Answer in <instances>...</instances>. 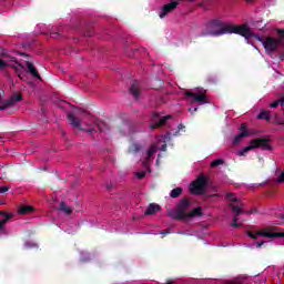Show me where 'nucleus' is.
Instances as JSON below:
<instances>
[{"instance_id":"obj_18","label":"nucleus","mask_w":284,"mask_h":284,"mask_svg":"<svg viewBox=\"0 0 284 284\" xmlns=\"http://www.w3.org/2000/svg\"><path fill=\"white\" fill-rule=\"evenodd\" d=\"M4 68H12L18 73V77L21 79V72H19V67L11 65L10 63H8L6 61L0 60V70H4Z\"/></svg>"},{"instance_id":"obj_15","label":"nucleus","mask_w":284,"mask_h":284,"mask_svg":"<svg viewBox=\"0 0 284 284\" xmlns=\"http://www.w3.org/2000/svg\"><path fill=\"white\" fill-rule=\"evenodd\" d=\"M161 210V205L156 204V203H151L148 209L144 211V215L145 216H152L153 214H156L158 212H160Z\"/></svg>"},{"instance_id":"obj_36","label":"nucleus","mask_w":284,"mask_h":284,"mask_svg":"<svg viewBox=\"0 0 284 284\" xmlns=\"http://www.w3.org/2000/svg\"><path fill=\"white\" fill-rule=\"evenodd\" d=\"M114 189V184H112V182L106 183V190H113Z\"/></svg>"},{"instance_id":"obj_48","label":"nucleus","mask_w":284,"mask_h":284,"mask_svg":"<svg viewBox=\"0 0 284 284\" xmlns=\"http://www.w3.org/2000/svg\"><path fill=\"white\" fill-rule=\"evenodd\" d=\"M187 1H190L191 3H194V1H196V0H187Z\"/></svg>"},{"instance_id":"obj_32","label":"nucleus","mask_w":284,"mask_h":284,"mask_svg":"<svg viewBox=\"0 0 284 284\" xmlns=\"http://www.w3.org/2000/svg\"><path fill=\"white\" fill-rule=\"evenodd\" d=\"M277 183H284V171L280 174Z\"/></svg>"},{"instance_id":"obj_44","label":"nucleus","mask_w":284,"mask_h":284,"mask_svg":"<svg viewBox=\"0 0 284 284\" xmlns=\"http://www.w3.org/2000/svg\"><path fill=\"white\" fill-rule=\"evenodd\" d=\"M166 148H168V145L162 146L163 152H165Z\"/></svg>"},{"instance_id":"obj_13","label":"nucleus","mask_w":284,"mask_h":284,"mask_svg":"<svg viewBox=\"0 0 284 284\" xmlns=\"http://www.w3.org/2000/svg\"><path fill=\"white\" fill-rule=\"evenodd\" d=\"M67 119L69 121V123L73 126L77 128L78 130H83V128H81V120H79V118H77L75 115H73V113H69L67 115Z\"/></svg>"},{"instance_id":"obj_22","label":"nucleus","mask_w":284,"mask_h":284,"mask_svg":"<svg viewBox=\"0 0 284 284\" xmlns=\"http://www.w3.org/2000/svg\"><path fill=\"white\" fill-rule=\"evenodd\" d=\"M183 194V189L181 186H178L173 189L170 193L171 199H179Z\"/></svg>"},{"instance_id":"obj_25","label":"nucleus","mask_w":284,"mask_h":284,"mask_svg":"<svg viewBox=\"0 0 284 284\" xmlns=\"http://www.w3.org/2000/svg\"><path fill=\"white\" fill-rule=\"evenodd\" d=\"M251 150H254V146H253L252 142L248 146L239 151V156H245V154H247V152H250Z\"/></svg>"},{"instance_id":"obj_35","label":"nucleus","mask_w":284,"mask_h":284,"mask_svg":"<svg viewBox=\"0 0 284 284\" xmlns=\"http://www.w3.org/2000/svg\"><path fill=\"white\" fill-rule=\"evenodd\" d=\"M263 245H265V241H258L255 244V247H263Z\"/></svg>"},{"instance_id":"obj_28","label":"nucleus","mask_w":284,"mask_h":284,"mask_svg":"<svg viewBox=\"0 0 284 284\" xmlns=\"http://www.w3.org/2000/svg\"><path fill=\"white\" fill-rule=\"evenodd\" d=\"M278 39L277 41H281V44L283 45V40H284V29H278L277 30Z\"/></svg>"},{"instance_id":"obj_20","label":"nucleus","mask_w":284,"mask_h":284,"mask_svg":"<svg viewBox=\"0 0 284 284\" xmlns=\"http://www.w3.org/2000/svg\"><path fill=\"white\" fill-rule=\"evenodd\" d=\"M34 212V207L30 205H23L18 210V214H32Z\"/></svg>"},{"instance_id":"obj_30","label":"nucleus","mask_w":284,"mask_h":284,"mask_svg":"<svg viewBox=\"0 0 284 284\" xmlns=\"http://www.w3.org/2000/svg\"><path fill=\"white\" fill-rule=\"evenodd\" d=\"M9 186H0V194H6V192H9Z\"/></svg>"},{"instance_id":"obj_42","label":"nucleus","mask_w":284,"mask_h":284,"mask_svg":"<svg viewBox=\"0 0 284 284\" xmlns=\"http://www.w3.org/2000/svg\"><path fill=\"white\" fill-rule=\"evenodd\" d=\"M280 239H284V232H280Z\"/></svg>"},{"instance_id":"obj_37","label":"nucleus","mask_w":284,"mask_h":284,"mask_svg":"<svg viewBox=\"0 0 284 284\" xmlns=\"http://www.w3.org/2000/svg\"><path fill=\"white\" fill-rule=\"evenodd\" d=\"M197 111H199V108L189 109V112H191V114H194Z\"/></svg>"},{"instance_id":"obj_3","label":"nucleus","mask_w":284,"mask_h":284,"mask_svg":"<svg viewBox=\"0 0 284 284\" xmlns=\"http://www.w3.org/2000/svg\"><path fill=\"white\" fill-rule=\"evenodd\" d=\"M192 205L190 199H182L178 204L175 210L170 209L168 211V216L173 219V221H187V207Z\"/></svg>"},{"instance_id":"obj_39","label":"nucleus","mask_w":284,"mask_h":284,"mask_svg":"<svg viewBox=\"0 0 284 284\" xmlns=\"http://www.w3.org/2000/svg\"><path fill=\"white\" fill-rule=\"evenodd\" d=\"M51 38H52V39H59V33H58V32L51 33Z\"/></svg>"},{"instance_id":"obj_17","label":"nucleus","mask_w":284,"mask_h":284,"mask_svg":"<svg viewBox=\"0 0 284 284\" xmlns=\"http://www.w3.org/2000/svg\"><path fill=\"white\" fill-rule=\"evenodd\" d=\"M201 217V216H203V209L202 207H195V209H193L191 212H189L187 213V215H186V220L187 219H194V217Z\"/></svg>"},{"instance_id":"obj_1","label":"nucleus","mask_w":284,"mask_h":284,"mask_svg":"<svg viewBox=\"0 0 284 284\" xmlns=\"http://www.w3.org/2000/svg\"><path fill=\"white\" fill-rule=\"evenodd\" d=\"M209 28H220L212 32L213 37H223V34H240L244 39H252V29L247 24H226L220 18L209 21Z\"/></svg>"},{"instance_id":"obj_43","label":"nucleus","mask_w":284,"mask_h":284,"mask_svg":"<svg viewBox=\"0 0 284 284\" xmlns=\"http://www.w3.org/2000/svg\"><path fill=\"white\" fill-rule=\"evenodd\" d=\"M183 128H185L183 124H179V130H182Z\"/></svg>"},{"instance_id":"obj_10","label":"nucleus","mask_w":284,"mask_h":284,"mask_svg":"<svg viewBox=\"0 0 284 284\" xmlns=\"http://www.w3.org/2000/svg\"><path fill=\"white\" fill-rule=\"evenodd\" d=\"M185 97L187 98H193L191 100V103H201L202 105L207 103V95H205V93H194V92H191V91H186L184 93Z\"/></svg>"},{"instance_id":"obj_23","label":"nucleus","mask_w":284,"mask_h":284,"mask_svg":"<svg viewBox=\"0 0 284 284\" xmlns=\"http://www.w3.org/2000/svg\"><path fill=\"white\" fill-rule=\"evenodd\" d=\"M130 154H136L138 152H141V144L133 143L129 146Z\"/></svg>"},{"instance_id":"obj_46","label":"nucleus","mask_w":284,"mask_h":284,"mask_svg":"<svg viewBox=\"0 0 284 284\" xmlns=\"http://www.w3.org/2000/svg\"><path fill=\"white\" fill-rule=\"evenodd\" d=\"M245 1H246V3H252L253 0H245Z\"/></svg>"},{"instance_id":"obj_31","label":"nucleus","mask_w":284,"mask_h":284,"mask_svg":"<svg viewBox=\"0 0 284 284\" xmlns=\"http://www.w3.org/2000/svg\"><path fill=\"white\" fill-rule=\"evenodd\" d=\"M241 132H248L247 131V124L246 123H242L240 126Z\"/></svg>"},{"instance_id":"obj_47","label":"nucleus","mask_w":284,"mask_h":284,"mask_svg":"<svg viewBox=\"0 0 284 284\" xmlns=\"http://www.w3.org/2000/svg\"><path fill=\"white\" fill-rule=\"evenodd\" d=\"M278 219H284V215H283V214H280Z\"/></svg>"},{"instance_id":"obj_7","label":"nucleus","mask_w":284,"mask_h":284,"mask_svg":"<svg viewBox=\"0 0 284 284\" xmlns=\"http://www.w3.org/2000/svg\"><path fill=\"white\" fill-rule=\"evenodd\" d=\"M0 216L4 217L0 220V236H8V229H6V225H8L10 219H14V214L0 211Z\"/></svg>"},{"instance_id":"obj_6","label":"nucleus","mask_w":284,"mask_h":284,"mask_svg":"<svg viewBox=\"0 0 284 284\" xmlns=\"http://www.w3.org/2000/svg\"><path fill=\"white\" fill-rule=\"evenodd\" d=\"M19 101H23V95L21 93H14L9 100H3L0 104V111L8 110V108H13Z\"/></svg>"},{"instance_id":"obj_11","label":"nucleus","mask_w":284,"mask_h":284,"mask_svg":"<svg viewBox=\"0 0 284 284\" xmlns=\"http://www.w3.org/2000/svg\"><path fill=\"white\" fill-rule=\"evenodd\" d=\"M152 118L159 119L158 122L151 124V126H150L152 130H156V128H163V125H165L168 123V121H170V119H172V115H166V116L161 118V115L158 112H153Z\"/></svg>"},{"instance_id":"obj_27","label":"nucleus","mask_w":284,"mask_h":284,"mask_svg":"<svg viewBox=\"0 0 284 284\" xmlns=\"http://www.w3.org/2000/svg\"><path fill=\"white\" fill-rule=\"evenodd\" d=\"M223 163H225V160H223V159L214 160V161L211 163V168H219V165H223Z\"/></svg>"},{"instance_id":"obj_26","label":"nucleus","mask_w":284,"mask_h":284,"mask_svg":"<svg viewBox=\"0 0 284 284\" xmlns=\"http://www.w3.org/2000/svg\"><path fill=\"white\" fill-rule=\"evenodd\" d=\"M257 119H264L266 121H270V112H267V111L260 112L257 115Z\"/></svg>"},{"instance_id":"obj_38","label":"nucleus","mask_w":284,"mask_h":284,"mask_svg":"<svg viewBox=\"0 0 284 284\" xmlns=\"http://www.w3.org/2000/svg\"><path fill=\"white\" fill-rule=\"evenodd\" d=\"M161 234H162V236H166V234H170V231L169 230H162Z\"/></svg>"},{"instance_id":"obj_16","label":"nucleus","mask_w":284,"mask_h":284,"mask_svg":"<svg viewBox=\"0 0 284 284\" xmlns=\"http://www.w3.org/2000/svg\"><path fill=\"white\" fill-rule=\"evenodd\" d=\"M27 70L29 74H31V77L41 80V75H39V70L34 68V64L32 62H27Z\"/></svg>"},{"instance_id":"obj_4","label":"nucleus","mask_w":284,"mask_h":284,"mask_svg":"<svg viewBox=\"0 0 284 284\" xmlns=\"http://www.w3.org/2000/svg\"><path fill=\"white\" fill-rule=\"evenodd\" d=\"M252 34L253 36L251 37V39L254 37V39L260 41V43H262V45H264L266 54H272V52H277L278 48H281V45H282L281 40H277L274 37L262 38L254 33H252Z\"/></svg>"},{"instance_id":"obj_24","label":"nucleus","mask_w":284,"mask_h":284,"mask_svg":"<svg viewBox=\"0 0 284 284\" xmlns=\"http://www.w3.org/2000/svg\"><path fill=\"white\" fill-rule=\"evenodd\" d=\"M59 211L64 212V214H72V210L65 204V202L60 203Z\"/></svg>"},{"instance_id":"obj_5","label":"nucleus","mask_w":284,"mask_h":284,"mask_svg":"<svg viewBox=\"0 0 284 284\" xmlns=\"http://www.w3.org/2000/svg\"><path fill=\"white\" fill-rule=\"evenodd\" d=\"M207 187V179L205 176H200L190 184L191 194H203Z\"/></svg>"},{"instance_id":"obj_21","label":"nucleus","mask_w":284,"mask_h":284,"mask_svg":"<svg viewBox=\"0 0 284 284\" xmlns=\"http://www.w3.org/2000/svg\"><path fill=\"white\" fill-rule=\"evenodd\" d=\"M154 152H156V148L155 146H151L148 152H146V158L143 161L144 165H148V163H150V159L152 158V155L154 154Z\"/></svg>"},{"instance_id":"obj_45","label":"nucleus","mask_w":284,"mask_h":284,"mask_svg":"<svg viewBox=\"0 0 284 284\" xmlns=\"http://www.w3.org/2000/svg\"><path fill=\"white\" fill-rule=\"evenodd\" d=\"M211 196L219 197V196H221V195H220V194H212Z\"/></svg>"},{"instance_id":"obj_33","label":"nucleus","mask_w":284,"mask_h":284,"mask_svg":"<svg viewBox=\"0 0 284 284\" xmlns=\"http://www.w3.org/2000/svg\"><path fill=\"white\" fill-rule=\"evenodd\" d=\"M281 103V100H277L270 104V108H278V104Z\"/></svg>"},{"instance_id":"obj_41","label":"nucleus","mask_w":284,"mask_h":284,"mask_svg":"<svg viewBox=\"0 0 284 284\" xmlns=\"http://www.w3.org/2000/svg\"><path fill=\"white\" fill-rule=\"evenodd\" d=\"M18 64V68H20L21 70H23V65L19 62H16Z\"/></svg>"},{"instance_id":"obj_50","label":"nucleus","mask_w":284,"mask_h":284,"mask_svg":"<svg viewBox=\"0 0 284 284\" xmlns=\"http://www.w3.org/2000/svg\"><path fill=\"white\" fill-rule=\"evenodd\" d=\"M166 284H174V283H172V282H168Z\"/></svg>"},{"instance_id":"obj_34","label":"nucleus","mask_w":284,"mask_h":284,"mask_svg":"<svg viewBox=\"0 0 284 284\" xmlns=\"http://www.w3.org/2000/svg\"><path fill=\"white\" fill-rule=\"evenodd\" d=\"M138 179H145V172H138L136 173Z\"/></svg>"},{"instance_id":"obj_2","label":"nucleus","mask_w":284,"mask_h":284,"mask_svg":"<svg viewBox=\"0 0 284 284\" xmlns=\"http://www.w3.org/2000/svg\"><path fill=\"white\" fill-rule=\"evenodd\" d=\"M226 201L230 202L229 207L231 209V212L234 213L231 227H242L243 224L239 223V216H241V214H245V211L243 210L245 204L237 199L234 193H226Z\"/></svg>"},{"instance_id":"obj_19","label":"nucleus","mask_w":284,"mask_h":284,"mask_svg":"<svg viewBox=\"0 0 284 284\" xmlns=\"http://www.w3.org/2000/svg\"><path fill=\"white\" fill-rule=\"evenodd\" d=\"M250 136V132H241L233 139V145H239L240 142L243 141V139Z\"/></svg>"},{"instance_id":"obj_14","label":"nucleus","mask_w":284,"mask_h":284,"mask_svg":"<svg viewBox=\"0 0 284 284\" xmlns=\"http://www.w3.org/2000/svg\"><path fill=\"white\" fill-rule=\"evenodd\" d=\"M130 94H132L133 99L138 101L141 97V91L139 90V81H133V83L130 87Z\"/></svg>"},{"instance_id":"obj_40","label":"nucleus","mask_w":284,"mask_h":284,"mask_svg":"<svg viewBox=\"0 0 284 284\" xmlns=\"http://www.w3.org/2000/svg\"><path fill=\"white\" fill-rule=\"evenodd\" d=\"M84 36H85V37H92V32H91V31H87V32L84 33Z\"/></svg>"},{"instance_id":"obj_8","label":"nucleus","mask_w":284,"mask_h":284,"mask_svg":"<svg viewBox=\"0 0 284 284\" xmlns=\"http://www.w3.org/2000/svg\"><path fill=\"white\" fill-rule=\"evenodd\" d=\"M251 145L256 150L262 148V150H272V145L270 144V139L267 138H257L251 141Z\"/></svg>"},{"instance_id":"obj_9","label":"nucleus","mask_w":284,"mask_h":284,"mask_svg":"<svg viewBox=\"0 0 284 284\" xmlns=\"http://www.w3.org/2000/svg\"><path fill=\"white\" fill-rule=\"evenodd\" d=\"M179 8V2L172 1L170 3H166L162 7L161 11L159 12L160 19H165L168 14L174 12Z\"/></svg>"},{"instance_id":"obj_49","label":"nucleus","mask_w":284,"mask_h":284,"mask_svg":"<svg viewBox=\"0 0 284 284\" xmlns=\"http://www.w3.org/2000/svg\"><path fill=\"white\" fill-rule=\"evenodd\" d=\"M22 57H26V53H21Z\"/></svg>"},{"instance_id":"obj_29","label":"nucleus","mask_w":284,"mask_h":284,"mask_svg":"<svg viewBox=\"0 0 284 284\" xmlns=\"http://www.w3.org/2000/svg\"><path fill=\"white\" fill-rule=\"evenodd\" d=\"M247 236L250 239H254L256 241V239H258V232H256V233L247 232Z\"/></svg>"},{"instance_id":"obj_12","label":"nucleus","mask_w":284,"mask_h":284,"mask_svg":"<svg viewBox=\"0 0 284 284\" xmlns=\"http://www.w3.org/2000/svg\"><path fill=\"white\" fill-rule=\"evenodd\" d=\"M258 236H264L265 239H280L281 232H272L270 229L257 231Z\"/></svg>"}]
</instances>
